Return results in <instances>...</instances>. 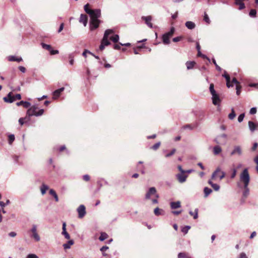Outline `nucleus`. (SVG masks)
Masks as SVG:
<instances>
[{"label": "nucleus", "instance_id": "nucleus-3", "mask_svg": "<svg viewBox=\"0 0 258 258\" xmlns=\"http://www.w3.org/2000/svg\"><path fill=\"white\" fill-rule=\"evenodd\" d=\"M38 107L35 105L31 106L27 111V115L29 116H38L42 115L44 113V110L41 109L38 110Z\"/></svg>", "mask_w": 258, "mask_h": 258}, {"label": "nucleus", "instance_id": "nucleus-50", "mask_svg": "<svg viewBox=\"0 0 258 258\" xmlns=\"http://www.w3.org/2000/svg\"><path fill=\"white\" fill-rule=\"evenodd\" d=\"M182 39V36H178V37L174 38L172 39V40L173 42H178V41H180Z\"/></svg>", "mask_w": 258, "mask_h": 258}, {"label": "nucleus", "instance_id": "nucleus-8", "mask_svg": "<svg viewBox=\"0 0 258 258\" xmlns=\"http://www.w3.org/2000/svg\"><path fill=\"white\" fill-rule=\"evenodd\" d=\"M90 12L89 15L91 17V19H97L100 17L101 12L100 10H92Z\"/></svg>", "mask_w": 258, "mask_h": 258}, {"label": "nucleus", "instance_id": "nucleus-51", "mask_svg": "<svg viewBox=\"0 0 258 258\" xmlns=\"http://www.w3.org/2000/svg\"><path fill=\"white\" fill-rule=\"evenodd\" d=\"M213 63L215 64L216 69L219 71L221 70V68L217 64L216 61L215 59H213L212 60Z\"/></svg>", "mask_w": 258, "mask_h": 258}, {"label": "nucleus", "instance_id": "nucleus-10", "mask_svg": "<svg viewBox=\"0 0 258 258\" xmlns=\"http://www.w3.org/2000/svg\"><path fill=\"white\" fill-rule=\"evenodd\" d=\"M100 20L98 19H91L90 21V29L91 31L94 30V29H96L99 27V24H100Z\"/></svg>", "mask_w": 258, "mask_h": 258}, {"label": "nucleus", "instance_id": "nucleus-15", "mask_svg": "<svg viewBox=\"0 0 258 258\" xmlns=\"http://www.w3.org/2000/svg\"><path fill=\"white\" fill-rule=\"evenodd\" d=\"M242 154L241 148L240 146H236L234 147V149L231 153V155H234L235 154H238V155H240Z\"/></svg>", "mask_w": 258, "mask_h": 258}, {"label": "nucleus", "instance_id": "nucleus-24", "mask_svg": "<svg viewBox=\"0 0 258 258\" xmlns=\"http://www.w3.org/2000/svg\"><path fill=\"white\" fill-rule=\"evenodd\" d=\"M235 4L239 6V9L242 10L245 8V5L243 2L240 0H235Z\"/></svg>", "mask_w": 258, "mask_h": 258}, {"label": "nucleus", "instance_id": "nucleus-64", "mask_svg": "<svg viewBox=\"0 0 258 258\" xmlns=\"http://www.w3.org/2000/svg\"><path fill=\"white\" fill-rule=\"evenodd\" d=\"M239 258H247V257L244 253L242 252L240 254Z\"/></svg>", "mask_w": 258, "mask_h": 258}, {"label": "nucleus", "instance_id": "nucleus-54", "mask_svg": "<svg viewBox=\"0 0 258 258\" xmlns=\"http://www.w3.org/2000/svg\"><path fill=\"white\" fill-rule=\"evenodd\" d=\"M250 114H254L256 113V108L255 107H252L250 109L249 111Z\"/></svg>", "mask_w": 258, "mask_h": 258}, {"label": "nucleus", "instance_id": "nucleus-31", "mask_svg": "<svg viewBox=\"0 0 258 258\" xmlns=\"http://www.w3.org/2000/svg\"><path fill=\"white\" fill-rule=\"evenodd\" d=\"M178 258H191L185 252H180L178 254Z\"/></svg>", "mask_w": 258, "mask_h": 258}, {"label": "nucleus", "instance_id": "nucleus-19", "mask_svg": "<svg viewBox=\"0 0 258 258\" xmlns=\"http://www.w3.org/2000/svg\"><path fill=\"white\" fill-rule=\"evenodd\" d=\"M16 105L18 106L22 105L24 108H28L30 106L31 104L30 103L27 101H21L20 102H17L16 103Z\"/></svg>", "mask_w": 258, "mask_h": 258}, {"label": "nucleus", "instance_id": "nucleus-47", "mask_svg": "<svg viewBox=\"0 0 258 258\" xmlns=\"http://www.w3.org/2000/svg\"><path fill=\"white\" fill-rule=\"evenodd\" d=\"M78 212L80 218H82L86 214V211H78Z\"/></svg>", "mask_w": 258, "mask_h": 258}, {"label": "nucleus", "instance_id": "nucleus-55", "mask_svg": "<svg viewBox=\"0 0 258 258\" xmlns=\"http://www.w3.org/2000/svg\"><path fill=\"white\" fill-rule=\"evenodd\" d=\"M233 84H236V86L237 84H240V83L237 80V79L235 78H233L232 79L231 84L233 85Z\"/></svg>", "mask_w": 258, "mask_h": 258}, {"label": "nucleus", "instance_id": "nucleus-62", "mask_svg": "<svg viewBox=\"0 0 258 258\" xmlns=\"http://www.w3.org/2000/svg\"><path fill=\"white\" fill-rule=\"evenodd\" d=\"M64 24L62 23L60 25L58 32L60 33L63 29Z\"/></svg>", "mask_w": 258, "mask_h": 258}, {"label": "nucleus", "instance_id": "nucleus-41", "mask_svg": "<svg viewBox=\"0 0 258 258\" xmlns=\"http://www.w3.org/2000/svg\"><path fill=\"white\" fill-rule=\"evenodd\" d=\"M190 227L189 226H186L183 227L181 229V231L184 234H186L188 232L189 229H190Z\"/></svg>", "mask_w": 258, "mask_h": 258}, {"label": "nucleus", "instance_id": "nucleus-60", "mask_svg": "<svg viewBox=\"0 0 258 258\" xmlns=\"http://www.w3.org/2000/svg\"><path fill=\"white\" fill-rule=\"evenodd\" d=\"M69 58L70 59V63L71 65H73L74 64V59H73V56H72V54L70 55Z\"/></svg>", "mask_w": 258, "mask_h": 258}, {"label": "nucleus", "instance_id": "nucleus-46", "mask_svg": "<svg viewBox=\"0 0 258 258\" xmlns=\"http://www.w3.org/2000/svg\"><path fill=\"white\" fill-rule=\"evenodd\" d=\"M204 20L207 23L210 24V20L207 15L206 13L204 14Z\"/></svg>", "mask_w": 258, "mask_h": 258}, {"label": "nucleus", "instance_id": "nucleus-18", "mask_svg": "<svg viewBox=\"0 0 258 258\" xmlns=\"http://www.w3.org/2000/svg\"><path fill=\"white\" fill-rule=\"evenodd\" d=\"M248 124L249 130L251 132H253L258 127V124H256L252 121H249Z\"/></svg>", "mask_w": 258, "mask_h": 258}, {"label": "nucleus", "instance_id": "nucleus-21", "mask_svg": "<svg viewBox=\"0 0 258 258\" xmlns=\"http://www.w3.org/2000/svg\"><path fill=\"white\" fill-rule=\"evenodd\" d=\"M196 63L195 61H187L185 64L187 70H190L194 68Z\"/></svg>", "mask_w": 258, "mask_h": 258}, {"label": "nucleus", "instance_id": "nucleus-35", "mask_svg": "<svg viewBox=\"0 0 258 258\" xmlns=\"http://www.w3.org/2000/svg\"><path fill=\"white\" fill-rule=\"evenodd\" d=\"M236 116V114L235 113L234 110L233 108L231 110V112L228 115V117L230 119H233Z\"/></svg>", "mask_w": 258, "mask_h": 258}, {"label": "nucleus", "instance_id": "nucleus-63", "mask_svg": "<svg viewBox=\"0 0 258 258\" xmlns=\"http://www.w3.org/2000/svg\"><path fill=\"white\" fill-rule=\"evenodd\" d=\"M19 70L22 72V73H25L26 72V69L25 67L22 66H20L19 67Z\"/></svg>", "mask_w": 258, "mask_h": 258}, {"label": "nucleus", "instance_id": "nucleus-30", "mask_svg": "<svg viewBox=\"0 0 258 258\" xmlns=\"http://www.w3.org/2000/svg\"><path fill=\"white\" fill-rule=\"evenodd\" d=\"M49 194H50V195H51V196H52L54 197L56 202H58V196H57L56 192L53 189H51L49 190Z\"/></svg>", "mask_w": 258, "mask_h": 258}, {"label": "nucleus", "instance_id": "nucleus-1", "mask_svg": "<svg viewBox=\"0 0 258 258\" xmlns=\"http://www.w3.org/2000/svg\"><path fill=\"white\" fill-rule=\"evenodd\" d=\"M114 31L111 29H107L105 31L103 39L101 40V44L99 46V50L102 51L105 46L110 44V42L108 40L109 35L113 34Z\"/></svg>", "mask_w": 258, "mask_h": 258}, {"label": "nucleus", "instance_id": "nucleus-59", "mask_svg": "<svg viewBox=\"0 0 258 258\" xmlns=\"http://www.w3.org/2000/svg\"><path fill=\"white\" fill-rule=\"evenodd\" d=\"M66 149V147L64 145L60 146L59 149H58V151L60 152L63 151L64 150Z\"/></svg>", "mask_w": 258, "mask_h": 258}, {"label": "nucleus", "instance_id": "nucleus-44", "mask_svg": "<svg viewBox=\"0 0 258 258\" xmlns=\"http://www.w3.org/2000/svg\"><path fill=\"white\" fill-rule=\"evenodd\" d=\"M256 15V11L255 9H251L249 12V16L251 17H255Z\"/></svg>", "mask_w": 258, "mask_h": 258}, {"label": "nucleus", "instance_id": "nucleus-58", "mask_svg": "<svg viewBox=\"0 0 258 258\" xmlns=\"http://www.w3.org/2000/svg\"><path fill=\"white\" fill-rule=\"evenodd\" d=\"M58 51L57 50H52V49H51V50L50 51V53L51 55H54V54H58Z\"/></svg>", "mask_w": 258, "mask_h": 258}, {"label": "nucleus", "instance_id": "nucleus-20", "mask_svg": "<svg viewBox=\"0 0 258 258\" xmlns=\"http://www.w3.org/2000/svg\"><path fill=\"white\" fill-rule=\"evenodd\" d=\"M223 76L226 79V85H227V87L229 88L231 86L232 87L233 86V85H231V83H230V78L229 75L228 74H226V73H225L223 75Z\"/></svg>", "mask_w": 258, "mask_h": 258}, {"label": "nucleus", "instance_id": "nucleus-45", "mask_svg": "<svg viewBox=\"0 0 258 258\" xmlns=\"http://www.w3.org/2000/svg\"><path fill=\"white\" fill-rule=\"evenodd\" d=\"M189 214L191 216H194V219H196L198 217L197 211H190Z\"/></svg>", "mask_w": 258, "mask_h": 258}, {"label": "nucleus", "instance_id": "nucleus-6", "mask_svg": "<svg viewBox=\"0 0 258 258\" xmlns=\"http://www.w3.org/2000/svg\"><path fill=\"white\" fill-rule=\"evenodd\" d=\"M174 32L175 29L172 27L169 32L163 35L162 41L164 44H169L170 43V38L173 36Z\"/></svg>", "mask_w": 258, "mask_h": 258}, {"label": "nucleus", "instance_id": "nucleus-16", "mask_svg": "<svg viewBox=\"0 0 258 258\" xmlns=\"http://www.w3.org/2000/svg\"><path fill=\"white\" fill-rule=\"evenodd\" d=\"M80 23H82L85 26H86L88 22V17L86 15L81 14L79 20Z\"/></svg>", "mask_w": 258, "mask_h": 258}, {"label": "nucleus", "instance_id": "nucleus-14", "mask_svg": "<svg viewBox=\"0 0 258 258\" xmlns=\"http://www.w3.org/2000/svg\"><path fill=\"white\" fill-rule=\"evenodd\" d=\"M64 88L62 87L60 89L56 90L53 93V99H56L58 98L61 94V93L64 90Z\"/></svg>", "mask_w": 258, "mask_h": 258}, {"label": "nucleus", "instance_id": "nucleus-5", "mask_svg": "<svg viewBox=\"0 0 258 258\" xmlns=\"http://www.w3.org/2000/svg\"><path fill=\"white\" fill-rule=\"evenodd\" d=\"M240 181L243 182L244 185L245 187L248 186L249 182L250 177L247 169L246 168L243 170L242 172L240 174Z\"/></svg>", "mask_w": 258, "mask_h": 258}, {"label": "nucleus", "instance_id": "nucleus-56", "mask_svg": "<svg viewBox=\"0 0 258 258\" xmlns=\"http://www.w3.org/2000/svg\"><path fill=\"white\" fill-rule=\"evenodd\" d=\"M154 211V214L156 216H159V215H163V212L164 211Z\"/></svg>", "mask_w": 258, "mask_h": 258}, {"label": "nucleus", "instance_id": "nucleus-43", "mask_svg": "<svg viewBox=\"0 0 258 258\" xmlns=\"http://www.w3.org/2000/svg\"><path fill=\"white\" fill-rule=\"evenodd\" d=\"M89 7V4H87L84 6V10L88 14H89V13H90V11H91L92 10L91 9H90Z\"/></svg>", "mask_w": 258, "mask_h": 258}, {"label": "nucleus", "instance_id": "nucleus-61", "mask_svg": "<svg viewBox=\"0 0 258 258\" xmlns=\"http://www.w3.org/2000/svg\"><path fill=\"white\" fill-rule=\"evenodd\" d=\"M15 98L16 100H20L21 99V95L20 94H17L15 95Z\"/></svg>", "mask_w": 258, "mask_h": 258}, {"label": "nucleus", "instance_id": "nucleus-40", "mask_svg": "<svg viewBox=\"0 0 258 258\" xmlns=\"http://www.w3.org/2000/svg\"><path fill=\"white\" fill-rule=\"evenodd\" d=\"M161 143L160 142H158L155 144L151 148L152 149L154 150H157L160 146Z\"/></svg>", "mask_w": 258, "mask_h": 258}, {"label": "nucleus", "instance_id": "nucleus-38", "mask_svg": "<svg viewBox=\"0 0 258 258\" xmlns=\"http://www.w3.org/2000/svg\"><path fill=\"white\" fill-rule=\"evenodd\" d=\"M8 141L10 144H12L15 140V136L14 135H10L8 137Z\"/></svg>", "mask_w": 258, "mask_h": 258}, {"label": "nucleus", "instance_id": "nucleus-36", "mask_svg": "<svg viewBox=\"0 0 258 258\" xmlns=\"http://www.w3.org/2000/svg\"><path fill=\"white\" fill-rule=\"evenodd\" d=\"M42 46L43 48L48 50L49 52L52 48V47L51 45L46 44H45L43 43H42Z\"/></svg>", "mask_w": 258, "mask_h": 258}, {"label": "nucleus", "instance_id": "nucleus-34", "mask_svg": "<svg viewBox=\"0 0 258 258\" xmlns=\"http://www.w3.org/2000/svg\"><path fill=\"white\" fill-rule=\"evenodd\" d=\"M29 120V118L27 117V116L25 117V118L22 117V118H19V122L21 124V125H23L25 122V120H26L25 121H27Z\"/></svg>", "mask_w": 258, "mask_h": 258}, {"label": "nucleus", "instance_id": "nucleus-32", "mask_svg": "<svg viewBox=\"0 0 258 258\" xmlns=\"http://www.w3.org/2000/svg\"><path fill=\"white\" fill-rule=\"evenodd\" d=\"M222 151L221 148L219 146H216L214 148V153L215 155L219 154Z\"/></svg>", "mask_w": 258, "mask_h": 258}, {"label": "nucleus", "instance_id": "nucleus-4", "mask_svg": "<svg viewBox=\"0 0 258 258\" xmlns=\"http://www.w3.org/2000/svg\"><path fill=\"white\" fill-rule=\"evenodd\" d=\"M152 196L155 197L152 200L153 204H157L158 203L157 199L159 198V195L157 194V190L154 187H150L146 193L145 196L146 199H150Z\"/></svg>", "mask_w": 258, "mask_h": 258}, {"label": "nucleus", "instance_id": "nucleus-17", "mask_svg": "<svg viewBox=\"0 0 258 258\" xmlns=\"http://www.w3.org/2000/svg\"><path fill=\"white\" fill-rule=\"evenodd\" d=\"M62 234L65 237V238L67 239H69L70 238V235L67 232L66 230V222H63L62 224Z\"/></svg>", "mask_w": 258, "mask_h": 258}, {"label": "nucleus", "instance_id": "nucleus-48", "mask_svg": "<svg viewBox=\"0 0 258 258\" xmlns=\"http://www.w3.org/2000/svg\"><path fill=\"white\" fill-rule=\"evenodd\" d=\"M244 113L241 114L238 117V121L239 122H241L243 120V118L244 117Z\"/></svg>", "mask_w": 258, "mask_h": 258}, {"label": "nucleus", "instance_id": "nucleus-39", "mask_svg": "<svg viewBox=\"0 0 258 258\" xmlns=\"http://www.w3.org/2000/svg\"><path fill=\"white\" fill-rule=\"evenodd\" d=\"M244 191L243 193V196L245 198H246L247 196H248V195L249 194V189L248 188V186H246V187H245L244 186Z\"/></svg>", "mask_w": 258, "mask_h": 258}, {"label": "nucleus", "instance_id": "nucleus-23", "mask_svg": "<svg viewBox=\"0 0 258 258\" xmlns=\"http://www.w3.org/2000/svg\"><path fill=\"white\" fill-rule=\"evenodd\" d=\"M186 27L189 29H193L195 28V24L191 21H187L185 23Z\"/></svg>", "mask_w": 258, "mask_h": 258}, {"label": "nucleus", "instance_id": "nucleus-11", "mask_svg": "<svg viewBox=\"0 0 258 258\" xmlns=\"http://www.w3.org/2000/svg\"><path fill=\"white\" fill-rule=\"evenodd\" d=\"M31 232L32 233V236L34 238V239L36 241H39L40 239L39 235L37 232V227L36 225H33L32 228L31 229Z\"/></svg>", "mask_w": 258, "mask_h": 258}, {"label": "nucleus", "instance_id": "nucleus-25", "mask_svg": "<svg viewBox=\"0 0 258 258\" xmlns=\"http://www.w3.org/2000/svg\"><path fill=\"white\" fill-rule=\"evenodd\" d=\"M8 60L10 61L20 62L22 60V58L21 57L18 58L15 56H10L9 57Z\"/></svg>", "mask_w": 258, "mask_h": 258}, {"label": "nucleus", "instance_id": "nucleus-29", "mask_svg": "<svg viewBox=\"0 0 258 258\" xmlns=\"http://www.w3.org/2000/svg\"><path fill=\"white\" fill-rule=\"evenodd\" d=\"M109 39L110 40L113 41L114 43H117L118 42L119 40V36L117 34L114 35L113 36H112L109 37Z\"/></svg>", "mask_w": 258, "mask_h": 258}, {"label": "nucleus", "instance_id": "nucleus-53", "mask_svg": "<svg viewBox=\"0 0 258 258\" xmlns=\"http://www.w3.org/2000/svg\"><path fill=\"white\" fill-rule=\"evenodd\" d=\"M212 187L214 189V190L216 191L218 190L220 188V186L218 184L215 183L212 184Z\"/></svg>", "mask_w": 258, "mask_h": 258}, {"label": "nucleus", "instance_id": "nucleus-2", "mask_svg": "<svg viewBox=\"0 0 258 258\" xmlns=\"http://www.w3.org/2000/svg\"><path fill=\"white\" fill-rule=\"evenodd\" d=\"M210 92L212 95V99L213 104L215 105H219L221 102V100L220 98L219 95L217 94L216 91L214 89V85L211 83L209 87Z\"/></svg>", "mask_w": 258, "mask_h": 258}, {"label": "nucleus", "instance_id": "nucleus-52", "mask_svg": "<svg viewBox=\"0 0 258 258\" xmlns=\"http://www.w3.org/2000/svg\"><path fill=\"white\" fill-rule=\"evenodd\" d=\"M121 43H118V44H115L113 45V48L114 49H117V50H119L120 49V46H121V45L120 44Z\"/></svg>", "mask_w": 258, "mask_h": 258}, {"label": "nucleus", "instance_id": "nucleus-13", "mask_svg": "<svg viewBox=\"0 0 258 258\" xmlns=\"http://www.w3.org/2000/svg\"><path fill=\"white\" fill-rule=\"evenodd\" d=\"M187 176L185 175L184 173H179L176 175V177L178 181L180 183H183L186 181Z\"/></svg>", "mask_w": 258, "mask_h": 258}, {"label": "nucleus", "instance_id": "nucleus-26", "mask_svg": "<svg viewBox=\"0 0 258 258\" xmlns=\"http://www.w3.org/2000/svg\"><path fill=\"white\" fill-rule=\"evenodd\" d=\"M40 189L42 194L44 195L46 193V190L48 189V186L47 185L43 183L41 186Z\"/></svg>", "mask_w": 258, "mask_h": 258}, {"label": "nucleus", "instance_id": "nucleus-12", "mask_svg": "<svg viewBox=\"0 0 258 258\" xmlns=\"http://www.w3.org/2000/svg\"><path fill=\"white\" fill-rule=\"evenodd\" d=\"M142 19L144 20L145 23L148 25V27L152 28L153 27V24L151 23L152 17L148 16L147 17L143 16L142 17Z\"/></svg>", "mask_w": 258, "mask_h": 258}, {"label": "nucleus", "instance_id": "nucleus-28", "mask_svg": "<svg viewBox=\"0 0 258 258\" xmlns=\"http://www.w3.org/2000/svg\"><path fill=\"white\" fill-rule=\"evenodd\" d=\"M108 237V235L107 233L105 232H101L100 234V236L99 237V239L100 241H103L105 239H107Z\"/></svg>", "mask_w": 258, "mask_h": 258}, {"label": "nucleus", "instance_id": "nucleus-49", "mask_svg": "<svg viewBox=\"0 0 258 258\" xmlns=\"http://www.w3.org/2000/svg\"><path fill=\"white\" fill-rule=\"evenodd\" d=\"M83 179L85 181H88L90 179V177L89 175L86 174L83 176Z\"/></svg>", "mask_w": 258, "mask_h": 258}, {"label": "nucleus", "instance_id": "nucleus-57", "mask_svg": "<svg viewBox=\"0 0 258 258\" xmlns=\"http://www.w3.org/2000/svg\"><path fill=\"white\" fill-rule=\"evenodd\" d=\"M27 258H38V257L35 254H29L27 255Z\"/></svg>", "mask_w": 258, "mask_h": 258}, {"label": "nucleus", "instance_id": "nucleus-42", "mask_svg": "<svg viewBox=\"0 0 258 258\" xmlns=\"http://www.w3.org/2000/svg\"><path fill=\"white\" fill-rule=\"evenodd\" d=\"M241 89V86L240 85V84H237L236 86V94L237 95H239L240 94Z\"/></svg>", "mask_w": 258, "mask_h": 258}, {"label": "nucleus", "instance_id": "nucleus-37", "mask_svg": "<svg viewBox=\"0 0 258 258\" xmlns=\"http://www.w3.org/2000/svg\"><path fill=\"white\" fill-rule=\"evenodd\" d=\"M176 150L175 149H173L171 152L169 153H167L165 155V157L166 158H168V157H171V156H172L173 155H174L175 154V153L176 152Z\"/></svg>", "mask_w": 258, "mask_h": 258}, {"label": "nucleus", "instance_id": "nucleus-22", "mask_svg": "<svg viewBox=\"0 0 258 258\" xmlns=\"http://www.w3.org/2000/svg\"><path fill=\"white\" fill-rule=\"evenodd\" d=\"M171 208L173 209H177L180 207V202L179 201L171 202L170 203Z\"/></svg>", "mask_w": 258, "mask_h": 258}, {"label": "nucleus", "instance_id": "nucleus-7", "mask_svg": "<svg viewBox=\"0 0 258 258\" xmlns=\"http://www.w3.org/2000/svg\"><path fill=\"white\" fill-rule=\"evenodd\" d=\"M225 176V173L221 171L220 168L218 167L216 170L213 173L212 175V179H215L219 177L220 180L222 179Z\"/></svg>", "mask_w": 258, "mask_h": 258}, {"label": "nucleus", "instance_id": "nucleus-9", "mask_svg": "<svg viewBox=\"0 0 258 258\" xmlns=\"http://www.w3.org/2000/svg\"><path fill=\"white\" fill-rule=\"evenodd\" d=\"M3 99L5 102L10 103L16 100L15 98V94H14L12 92H10L7 96L3 98Z\"/></svg>", "mask_w": 258, "mask_h": 258}, {"label": "nucleus", "instance_id": "nucleus-33", "mask_svg": "<svg viewBox=\"0 0 258 258\" xmlns=\"http://www.w3.org/2000/svg\"><path fill=\"white\" fill-rule=\"evenodd\" d=\"M204 191L205 197H208L212 192V189L207 187L204 188Z\"/></svg>", "mask_w": 258, "mask_h": 258}, {"label": "nucleus", "instance_id": "nucleus-27", "mask_svg": "<svg viewBox=\"0 0 258 258\" xmlns=\"http://www.w3.org/2000/svg\"><path fill=\"white\" fill-rule=\"evenodd\" d=\"M74 244V241L73 240H69L68 243L63 244V248L64 249H68L70 248L71 245Z\"/></svg>", "mask_w": 258, "mask_h": 258}]
</instances>
